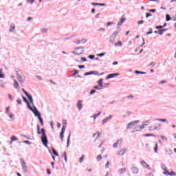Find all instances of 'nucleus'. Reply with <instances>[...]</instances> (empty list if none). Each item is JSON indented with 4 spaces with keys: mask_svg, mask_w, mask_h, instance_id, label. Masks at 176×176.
I'll return each instance as SVG.
<instances>
[{
    "mask_svg": "<svg viewBox=\"0 0 176 176\" xmlns=\"http://www.w3.org/2000/svg\"><path fill=\"white\" fill-rule=\"evenodd\" d=\"M41 142L43 144L45 148H47V144H49V142L47 141V137H46V132L44 129H41Z\"/></svg>",
    "mask_w": 176,
    "mask_h": 176,
    "instance_id": "f257e3e1",
    "label": "nucleus"
},
{
    "mask_svg": "<svg viewBox=\"0 0 176 176\" xmlns=\"http://www.w3.org/2000/svg\"><path fill=\"white\" fill-rule=\"evenodd\" d=\"M85 52V48L83 47H79L76 48L74 51H72V54H76V56H79V54H82Z\"/></svg>",
    "mask_w": 176,
    "mask_h": 176,
    "instance_id": "f03ea898",
    "label": "nucleus"
},
{
    "mask_svg": "<svg viewBox=\"0 0 176 176\" xmlns=\"http://www.w3.org/2000/svg\"><path fill=\"white\" fill-rule=\"evenodd\" d=\"M32 112L34 113V116H36V118H38V116H39L41 115V113H39V111H38V109H36V107H31L30 104H28V107Z\"/></svg>",
    "mask_w": 176,
    "mask_h": 176,
    "instance_id": "7ed1b4c3",
    "label": "nucleus"
},
{
    "mask_svg": "<svg viewBox=\"0 0 176 176\" xmlns=\"http://www.w3.org/2000/svg\"><path fill=\"white\" fill-rule=\"evenodd\" d=\"M22 91H23L24 94L26 96V97H28L29 101L30 102V104H32V105H34V99H32V96L28 94V92H27V91H25V89H22Z\"/></svg>",
    "mask_w": 176,
    "mask_h": 176,
    "instance_id": "20e7f679",
    "label": "nucleus"
},
{
    "mask_svg": "<svg viewBox=\"0 0 176 176\" xmlns=\"http://www.w3.org/2000/svg\"><path fill=\"white\" fill-rule=\"evenodd\" d=\"M138 123H140V120L132 121L126 125V129H133V126L138 124Z\"/></svg>",
    "mask_w": 176,
    "mask_h": 176,
    "instance_id": "39448f33",
    "label": "nucleus"
},
{
    "mask_svg": "<svg viewBox=\"0 0 176 176\" xmlns=\"http://www.w3.org/2000/svg\"><path fill=\"white\" fill-rule=\"evenodd\" d=\"M22 169L25 173H28V168H27V164L23 160H21Z\"/></svg>",
    "mask_w": 176,
    "mask_h": 176,
    "instance_id": "423d86ee",
    "label": "nucleus"
},
{
    "mask_svg": "<svg viewBox=\"0 0 176 176\" xmlns=\"http://www.w3.org/2000/svg\"><path fill=\"white\" fill-rule=\"evenodd\" d=\"M124 21H126V19L122 18L120 22L118 23L117 24V30L118 31H120V26L123 24V23H124Z\"/></svg>",
    "mask_w": 176,
    "mask_h": 176,
    "instance_id": "0eeeda50",
    "label": "nucleus"
},
{
    "mask_svg": "<svg viewBox=\"0 0 176 176\" xmlns=\"http://www.w3.org/2000/svg\"><path fill=\"white\" fill-rule=\"evenodd\" d=\"M16 76H17V79H18L19 82H20V83H24V80H23V76H21V74H19V72H16Z\"/></svg>",
    "mask_w": 176,
    "mask_h": 176,
    "instance_id": "6e6552de",
    "label": "nucleus"
},
{
    "mask_svg": "<svg viewBox=\"0 0 176 176\" xmlns=\"http://www.w3.org/2000/svg\"><path fill=\"white\" fill-rule=\"evenodd\" d=\"M163 174L164 175H170V176H176V173L175 172H173V171H172V172H168V171H167V170H165V171H164L163 172Z\"/></svg>",
    "mask_w": 176,
    "mask_h": 176,
    "instance_id": "1a4fd4ad",
    "label": "nucleus"
},
{
    "mask_svg": "<svg viewBox=\"0 0 176 176\" xmlns=\"http://www.w3.org/2000/svg\"><path fill=\"white\" fill-rule=\"evenodd\" d=\"M115 76H119V73H115V74H109L106 79L108 80V79H111L112 78H115Z\"/></svg>",
    "mask_w": 176,
    "mask_h": 176,
    "instance_id": "9d476101",
    "label": "nucleus"
},
{
    "mask_svg": "<svg viewBox=\"0 0 176 176\" xmlns=\"http://www.w3.org/2000/svg\"><path fill=\"white\" fill-rule=\"evenodd\" d=\"M84 75L85 76H87V75H98V72L92 71V72H86L84 74Z\"/></svg>",
    "mask_w": 176,
    "mask_h": 176,
    "instance_id": "9b49d317",
    "label": "nucleus"
},
{
    "mask_svg": "<svg viewBox=\"0 0 176 176\" xmlns=\"http://www.w3.org/2000/svg\"><path fill=\"white\" fill-rule=\"evenodd\" d=\"M86 42H87V40L85 38H82L80 40H78L76 43L77 45H80V43L83 44V43H86Z\"/></svg>",
    "mask_w": 176,
    "mask_h": 176,
    "instance_id": "f8f14e48",
    "label": "nucleus"
},
{
    "mask_svg": "<svg viewBox=\"0 0 176 176\" xmlns=\"http://www.w3.org/2000/svg\"><path fill=\"white\" fill-rule=\"evenodd\" d=\"M104 82V79L102 78H100L98 81V85L99 86V87L100 88H103V87H105V86H103L102 85V83Z\"/></svg>",
    "mask_w": 176,
    "mask_h": 176,
    "instance_id": "ddd939ff",
    "label": "nucleus"
},
{
    "mask_svg": "<svg viewBox=\"0 0 176 176\" xmlns=\"http://www.w3.org/2000/svg\"><path fill=\"white\" fill-rule=\"evenodd\" d=\"M82 107L83 104H82V100H79L77 103V108L78 109V111H82Z\"/></svg>",
    "mask_w": 176,
    "mask_h": 176,
    "instance_id": "4468645a",
    "label": "nucleus"
},
{
    "mask_svg": "<svg viewBox=\"0 0 176 176\" xmlns=\"http://www.w3.org/2000/svg\"><path fill=\"white\" fill-rule=\"evenodd\" d=\"M149 124H143L142 125H139L135 127V129H139V130H144L145 126H148Z\"/></svg>",
    "mask_w": 176,
    "mask_h": 176,
    "instance_id": "2eb2a0df",
    "label": "nucleus"
},
{
    "mask_svg": "<svg viewBox=\"0 0 176 176\" xmlns=\"http://www.w3.org/2000/svg\"><path fill=\"white\" fill-rule=\"evenodd\" d=\"M115 39H116V36L112 34V35L110 36V42L113 43V42H115Z\"/></svg>",
    "mask_w": 176,
    "mask_h": 176,
    "instance_id": "dca6fc26",
    "label": "nucleus"
},
{
    "mask_svg": "<svg viewBox=\"0 0 176 176\" xmlns=\"http://www.w3.org/2000/svg\"><path fill=\"white\" fill-rule=\"evenodd\" d=\"M126 153V149H124V148H122V149H121L119 152H118V155H120V156H123V155H124Z\"/></svg>",
    "mask_w": 176,
    "mask_h": 176,
    "instance_id": "f3484780",
    "label": "nucleus"
},
{
    "mask_svg": "<svg viewBox=\"0 0 176 176\" xmlns=\"http://www.w3.org/2000/svg\"><path fill=\"white\" fill-rule=\"evenodd\" d=\"M14 80V89H16V90H19V82H17V80Z\"/></svg>",
    "mask_w": 176,
    "mask_h": 176,
    "instance_id": "a211bd4d",
    "label": "nucleus"
},
{
    "mask_svg": "<svg viewBox=\"0 0 176 176\" xmlns=\"http://www.w3.org/2000/svg\"><path fill=\"white\" fill-rule=\"evenodd\" d=\"M131 170L133 174H138V168L133 167Z\"/></svg>",
    "mask_w": 176,
    "mask_h": 176,
    "instance_id": "6ab92c4d",
    "label": "nucleus"
},
{
    "mask_svg": "<svg viewBox=\"0 0 176 176\" xmlns=\"http://www.w3.org/2000/svg\"><path fill=\"white\" fill-rule=\"evenodd\" d=\"M141 164L143 166V167H144V168H149V165H148L146 162L142 161Z\"/></svg>",
    "mask_w": 176,
    "mask_h": 176,
    "instance_id": "aec40b11",
    "label": "nucleus"
},
{
    "mask_svg": "<svg viewBox=\"0 0 176 176\" xmlns=\"http://www.w3.org/2000/svg\"><path fill=\"white\" fill-rule=\"evenodd\" d=\"M123 173H126V168H122L118 170V174H123Z\"/></svg>",
    "mask_w": 176,
    "mask_h": 176,
    "instance_id": "412c9836",
    "label": "nucleus"
},
{
    "mask_svg": "<svg viewBox=\"0 0 176 176\" xmlns=\"http://www.w3.org/2000/svg\"><path fill=\"white\" fill-rule=\"evenodd\" d=\"M37 118H38V120L41 124V126H43V120L42 119V118L41 117V114L39 116H37Z\"/></svg>",
    "mask_w": 176,
    "mask_h": 176,
    "instance_id": "4be33fe9",
    "label": "nucleus"
},
{
    "mask_svg": "<svg viewBox=\"0 0 176 176\" xmlns=\"http://www.w3.org/2000/svg\"><path fill=\"white\" fill-rule=\"evenodd\" d=\"M14 28H16V26H14V25H11L10 28V32H13V31H14Z\"/></svg>",
    "mask_w": 176,
    "mask_h": 176,
    "instance_id": "5701e85b",
    "label": "nucleus"
},
{
    "mask_svg": "<svg viewBox=\"0 0 176 176\" xmlns=\"http://www.w3.org/2000/svg\"><path fill=\"white\" fill-rule=\"evenodd\" d=\"M170 20H171V16H170V15H168V14H166V21H170Z\"/></svg>",
    "mask_w": 176,
    "mask_h": 176,
    "instance_id": "b1692460",
    "label": "nucleus"
},
{
    "mask_svg": "<svg viewBox=\"0 0 176 176\" xmlns=\"http://www.w3.org/2000/svg\"><path fill=\"white\" fill-rule=\"evenodd\" d=\"M119 142H122L121 140H118L114 144H113V147L114 148H118V144H119Z\"/></svg>",
    "mask_w": 176,
    "mask_h": 176,
    "instance_id": "393cba45",
    "label": "nucleus"
},
{
    "mask_svg": "<svg viewBox=\"0 0 176 176\" xmlns=\"http://www.w3.org/2000/svg\"><path fill=\"white\" fill-rule=\"evenodd\" d=\"M23 101H25V102H26L28 107V105H30V102H28L27 98H25V97H24V96H23Z\"/></svg>",
    "mask_w": 176,
    "mask_h": 176,
    "instance_id": "a878e982",
    "label": "nucleus"
},
{
    "mask_svg": "<svg viewBox=\"0 0 176 176\" xmlns=\"http://www.w3.org/2000/svg\"><path fill=\"white\" fill-rule=\"evenodd\" d=\"M94 137H96V139L98 140V138H100V133L98 132L96 133H94Z\"/></svg>",
    "mask_w": 176,
    "mask_h": 176,
    "instance_id": "bb28decb",
    "label": "nucleus"
},
{
    "mask_svg": "<svg viewBox=\"0 0 176 176\" xmlns=\"http://www.w3.org/2000/svg\"><path fill=\"white\" fill-rule=\"evenodd\" d=\"M101 115V112H99L98 114L94 115V120H96L98 116H100Z\"/></svg>",
    "mask_w": 176,
    "mask_h": 176,
    "instance_id": "cd10ccee",
    "label": "nucleus"
},
{
    "mask_svg": "<svg viewBox=\"0 0 176 176\" xmlns=\"http://www.w3.org/2000/svg\"><path fill=\"white\" fill-rule=\"evenodd\" d=\"M60 137L61 141H63L64 140V132H60Z\"/></svg>",
    "mask_w": 176,
    "mask_h": 176,
    "instance_id": "c85d7f7f",
    "label": "nucleus"
},
{
    "mask_svg": "<svg viewBox=\"0 0 176 176\" xmlns=\"http://www.w3.org/2000/svg\"><path fill=\"white\" fill-rule=\"evenodd\" d=\"M6 114L8 115V116H9L10 119L13 118V114L12 113V112L7 113Z\"/></svg>",
    "mask_w": 176,
    "mask_h": 176,
    "instance_id": "c756f323",
    "label": "nucleus"
},
{
    "mask_svg": "<svg viewBox=\"0 0 176 176\" xmlns=\"http://www.w3.org/2000/svg\"><path fill=\"white\" fill-rule=\"evenodd\" d=\"M161 167L162 170H164V171H167V167H166V165L162 164Z\"/></svg>",
    "mask_w": 176,
    "mask_h": 176,
    "instance_id": "7c9ffc66",
    "label": "nucleus"
},
{
    "mask_svg": "<svg viewBox=\"0 0 176 176\" xmlns=\"http://www.w3.org/2000/svg\"><path fill=\"white\" fill-rule=\"evenodd\" d=\"M71 138V134L69 135L68 139H67V148L69 146V139Z\"/></svg>",
    "mask_w": 176,
    "mask_h": 176,
    "instance_id": "2f4dec72",
    "label": "nucleus"
},
{
    "mask_svg": "<svg viewBox=\"0 0 176 176\" xmlns=\"http://www.w3.org/2000/svg\"><path fill=\"white\" fill-rule=\"evenodd\" d=\"M109 166H111V162H109V161L107 162V164H105V168H109Z\"/></svg>",
    "mask_w": 176,
    "mask_h": 176,
    "instance_id": "473e14b6",
    "label": "nucleus"
},
{
    "mask_svg": "<svg viewBox=\"0 0 176 176\" xmlns=\"http://www.w3.org/2000/svg\"><path fill=\"white\" fill-rule=\"evenodd\" d=\"M162 129V125L158 124L157 126L155 127V130H160Z\"/></svg>",
    "mask_w": 176,
    "mask_h": 176,
    "instance_id": "72a5a7b5",
    "label": "nucleus"
},
{
    "mask_svg": "<svg viewBox=\"0 0 176 176\" xmlns=\"http://www.w3.org/2000/svg\"><path fill=\"white\" fill-rule=\"evenodd\" d=\"M83 160H85L84 155H82V157L80 158V160H79L80 163H82V162H83Z\"/></svg>",
    "mask_w": 176,
    "mask_h": 176,
    "instance_id": "f704fd0d",
    "label": "nucleus"
},
{
    "mask_svg": "<svg viewBox=\"0 0 176 176\" xmlns=\"http://www.w3.org/2000/svg\"><path fill=\"white\" fill-rule=\"evenodd\" d=\"M156 120H157L158 122H167V120L166 119H157Z\"/></svg>",
    "mask_w": 176,
    "mask_h": 176,
    "instance_id": "c9c22d12",
    "label": "nucleus"
},
{
    "mask_svg": "<svg viewBox=\"0 0 176 176\" xmlns=\"http://www.w3.org/2000/svg\"><path fill=\"white\" fill-rule=\"evenodd\" d=\"M135 74H142V75H145L146 73L142 72H140V71H135Z\"/></svg>",
    "mask_w": 176,
    "mask_h": 176,
    "instance_id": "e433bc0d",
    "label": "nucleus"
},
{
    "mask_svg": "<svg viewBox=\"0 0 176 176\" xmlns=\"http://www.w3.org/2000/svg\"><path fill=\"white\" fill-rule=\"evenodd\" d=\"M118 45L122 46L123 44L122 43V41H118V43H115V46H118Z\"/></svg>",
    "mask_w": 176,
    "mask_h": 176,
    "instance_id": "4c0bfd02",
    "label": "nucleus"
},
{
    "mask_svg": "<svg viewBox=\"0 0 176 176\" xmlns=\"http://www.w3.org/2000/svg\"><path fill=\"white\" fill-rule=\"evenodd\" d=\"M52 152L54 155H55V156H58V153H57V151H56V150H54V148L52 149Z\"/></svg>",
    "mask_w": 176,
    "mask_h": 176,
    "instance_id": "58836bf2",
    "label": "nucleus"
},
{
    "mask_svg": "<svg viewBox=\"0 0 176 176\" xmlns=\"http://www.w3.org/2000/svg\"><path fill=\"white\" fill-rule=\"evenodd\" d=\"M98 57H104L105 56V53H101L97 54Z\"/></svg>",
    "mask_w": 176,
    "mask_h": 176,
    "instance_id": "ea45409f",
    "label": "nucleus"
},
{
    "mask_svg": "<svg viewBox=\"0 0 176 176\" xmlns=\"http://www.w3.org/2000/svg\"><path fill=\"white\" fill-rule=\"evenodd\" d=\"M63 157H64L65 161V162H67V153L65 152V153H63Z\"/></svg>",
    "mask_w": 176,
    "mask_h": 176,
    "instance_id": "a19ab883",
    "label": "nucleus"
},
{
    "mask_svg": "<svg viewBox=\"0 0 176 176\" xmlns=\"http://www.w3.org/2000/svg\"><path fill=\"white\" fill-rule=\"evenodd\" d=\"M10 113V107H7L6 109V113Z\"/></svg>",
    "mask_w": 176,
    "mask_h": 176,
    "instance_id": "79ce46f5",
    "label": "nucleus"
},
{
    "mask_svg": "<svg viewBox=\"0 0 176 176\" xmlns=\"http://www.w3.org/2000/svg\"><path fill=\"white\" fill-rule=\"evenodd\" d=\"M98 31H99V32H101V31H102V32H105V29L103 28H100L98 30Z\"/></svg>",
    "mask_w": 176,
    "mask_h": 176,
    "instance_id": "37998d69",
    "label": "nucleus"
},
{
    "mask_svg": "<svg viewBox=\"0 0 176 176\" xmlns=\"http://www.w3.org/2000/svg\"><path fill=\"white\" fill-rule=\"evenodd\" d=\"M160 138L162 140V141H167V138L163 135L160 136Z\"/></svg>",
    "mask_w": 176,
    "mask_h": 176,
    "instance_id": "c03bdc74",
    "label": "nucleus"
},
{
    "mask_svg": "<svg viewBox=\"0 0 176 176\" xmlns=\"http://www.w3.org/2000/svg\"><path fill=\"white\" fill-rule=\"evenodd\" d=\"M101 159H102V155H98L97 160H98V162H100V160H101Z\"/></svg>",
    "mask_w": 176,
    "mask_h": 176,
    "instance_id": "a18cd8bd",
    "label": "nucleus"
},
{
    "mask_svg": "<svg viewBox=\"0 0 176 176\" xmlns=\"http://www.w3.org/2000/svg\"><path fill=\"white\" fill-rule=\"evenodd\" d=\"M154 152H155V153H157V144H155V146L154 148Z\"/></svg>",
    "mask_w": 176,
    "mask_h": 176,
    "instance_id": "49530a36",
    "label": "nucleus"
},
{
    "mask_svg": "<svg viewBox=\"0 0 176 176\" xmlns=\"http://www.w3.org/2000/svg\"><path fill=\"white\" fill-rule=\"evenodd\" d=\"M94 89H96V90H101L102 88H100V87L98 86H94Z\"/></svg>",
    "mask_w": 176,
    "mask_h": 176,
    "instance_id": "de8ad7c7",
    "label": "nucleus"
},
{
    "mask_svg": "<svg viewBox=\"0 0 176 176\" xmlns=\"http://www.w3.org/2000/svg\"><path fill=\"white\" fill-rule=\"evenodd\" d=\"M91 5H92L93 6H99L100 3H92Z\"/></svg>",
    "mask_w": 176,
    "mask_h": 176,
    "instance_id": "09e8293b",
    "label": "nucleus"
},
{
    "mask_svg": "<svg viewBox=\"0 0 176 176\" xmlns=\"http://www.w3.org/2000/svg\"><path fill=\"white\" fill-rule=\"evenodd\" d=\"M152 16V14L146 13V19H148V17H151Z\"/></svg>",
    "mask_w": 176,
    "mask_h": 176,
    "instance_id": "8fccbe9b",
    "label": "nucleus"
},
{
    "mask_svg": "<svg viewBox=\"0 0 176 176\" xmlns=\"http://www.w3.org/2000/svg\"><path fill=\"white\" fill-rule=\"evenodd\" d=\"M120 32V31H119V30H117V31H115V32L113 33V35H116H116H118Z\"/></svg>",
    "mask_w": 176,
    "mask_h": 176,
    "instance_id": "3c124183",
    "label": "nucleus"
},
{
    "mask_svg": "<svg viewBox=\"0 0 176 176\" xmlns=\"http://www.w3.org/2000/svg\"><path fill=\"white\" fill-rule=\"evenodd\" d=\"M88 58H89L90 60H94V55H89Z\"/></svg>",
    "mask_w": 176,
    "mask_h": 176,
    "instance_id": "603ef678",
    "label": "nucleus"
},
{
    "mask_svg": "<svg viewBox=\"0 0 176 176\" xmlns=\"http://www.w3.org/2000/svg\"><path fill=\"white\" fill-rule=\"evenodd\" d=\"M107 122H108V118L102 120V124H105V123H107Z\"/></svg>",
    "mask_w": 176,
    "mask_h": 176,
    "instance_id": "864d4df0",
    "label": "nucleus"
},
{
    "mask_svg": "<svg viewBox=\"0 0 176 176\" xmlns=\"http://www.w3.org/2000/svg\"><path fill=\"white\" fill-rule=\"evenodd\" d=\"M0 78H4L3 74H2V69H0Z\"/></svg>",
    "mask_w": 176,
    "mask_h": 176,
    "instance_id": "5fc2aeb1",
    "label": "nucleus"
},
{
    "mask_svg": "<svg viewBox=\"0 0 176 176\" xmlns=\"http://www.w3.org/2000/svg\"><path fill=\"white\" fill-rule=\"evenodd\" d=\"M138 24H139V25H141V24H144V20L139 21L138 22Z\"/></svg>",
    "mask_w": 176,
    "mask_h": 176,
    "instance_id": "6e6d98bb",
    "label": "nucleus"
},
{
    "mask_svg": "<svg viewBox=\"0 0 176 176\" xmlns=\"http://www.w3.org/2000/svg\"><path fill=\"white\" fill-rule=\"evenodd\" d=\"M164 32V30H160L158 34H159V35H163Z\"/></svg>",
    "mask_w": 176,
    "mask_h": 176,
    "instance_id": "4d7b16f0",
    "label": "nucleus"
},
{
    "mask_svg": "<svg viewBox=\"0 0 176 176\" xmlns=\"http://www.w3.org/2000/svg\"><path fill=\"white\" fill-rule=\"evenodd\" d=\"M157 30H160V28H164V26H160V25H159V26H156V28H155Z\"/></svg>",
    "mask_w": 176,
    "mask_h": 176,
    "instance_id": "13d9d810",
    "label": "nucleus"
},
{
    "mask_svg": "<svg viewBox=\"0 0 176 176\" xmlns=\"http://www.w3.org/2000/svg\"><path fill=\"white\" fill-rule=\"evenodd\" d=\"M12 141H17V138L13 136L12 138H11Z\"/></svg>",
    "mask_w": 176,
    "mask_h": 176,
    "instance_id": "bf43d9fd",
    "label": "nucleus"
},
{
    "mask_svg": "<svg viewBox=\"0 0 176 176\" xmlns=\"http://www.w3.org/2000/svg\"><path fill=\"white\" fill-rule=\"evenodd\" d=\"M65 126H63L62 128L61 133H65Z\"/></svg>",
    "mask_w": 176,
    "mask_h": 176,
    "instance_id": "052dcab7",
    "label": "nucleus"
},
{
    "mask_svg": "<svg viewBox=\"0 0 176 176\" xmlns=\"http://www.w3.org/2000/svg\"><path fill=\"white\" fill-rule=\"evenodd\" d=\"M42 32H44V33L47 32V29H46V28L42 29Z\"/></svg>",
    "mask_w": 176,
    "mask_h": 176,
    "instance_id": "680f3d73",
    "label": "nucleus"
},
{
    "mask_svg": "<svg viewBox=\"0 0 176 176\" xmlns=\"http://www.w3.org/2000/svg\"><path fill=\"white\" fill-rule=\"evenodd\" d=\"M148 12H151L152 13H155V12H156V10L151 9V10H149Z\"/></svg>",
    "mask_w": 176,
    "mask_h": 176,
    "instance_id": "e2e57ef3",
    "label": "nucleus"
},
{
    "mask_svg": "<svg viewBox=\"0 0 176 176\" xmlns=\"http://www.w3.org/2000/svg\"><path fill=\"white\" fill-rule=\"evenodd\" d=\"M28 2H30L31 4H32L34 2H35V0H28Z\"/></svg>",
    "mask_w": 176,
    "mask_h": 176,
    "instance_id": "0e129e2a",
    "label": "nucleus"
},
{
    "mask_svg": "<svg viewBox=\"0 0 176 176\" xmlns=\"http://www.w3.org/2000/svg\"><path fill=\"white\" fill-rule=\"evenodd\" d=\"M16 102H17V104H19L20 105V104H21L22 102H21V100H17Z\"/></svg>",
    "mask_w": 176,
    "mask_h": 176,
    "instance_id": "69168bd1",
    "label": "nucleus"
},
{
    "mask_svg": "<svg viewBox=\"0 0 176 176\" xmlns=\"http://www.w3.org/2000/svg\"><path fill=\"white\" fill-rule=\"evenodd\" d=\"M78 68L80 69H82L85 68V65H78Z\"/></svg>",
    "mask_w": 176,
    "mask_h": 176,
    "instance_id": "338daca9",
    "label": "nucleus"
},
{
    "mask_svg": "<svg viewBox=\"0 0 176 176\" xmlns=\"http://www.w3.org/2000/svg\"><path fill=\"white\" fill-rule=\"evenodd\" d=\"M96 93V90L93 89L90 91V94H94Z\"/></svg>",
    "mask_w": 176,
    "mask_h": 176,
    "instance_id": "774afa93",
    "label": "nucleus"
}]
</instances>
